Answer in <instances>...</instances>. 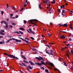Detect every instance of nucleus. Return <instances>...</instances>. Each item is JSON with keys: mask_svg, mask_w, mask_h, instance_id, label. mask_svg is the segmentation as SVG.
Here are the masks:
<instances>
[{"mask_svg": "<svg viewBox=\"0 0 73 73\" xmlns=\"http://www.w3.org/2000/svg\"><path fill=\"white\" fill-rule=\"evenodd\" d=\"M61 36L60 37V38H61V39H62V38H65V37L64 36H63V35Z\"/></svg>", "mask_w": 73, "mask_h": 73, "instance_id": "13", "label": "nucleus"}, {"mask_svg": "<svg viewBox=\"0 0 73 73\" xmlns=\"http://www.w3.org/2000/svg\"><path fill=\"white\" fill-rule=\"evenodd\" d=\"M64 65L65 66H67V65L66 63L64 62Z\"/></svg>", "mask_w": 73, "mask_h": 73, "instance_id": "43", "label": "nucleus"}, {"mask_svg": "<svg viewBox=\"0 0 73 73\" xmlns=\"http://www.w3.org/2000/svg\"><path fill=\"white\" fill-rule=\"evenodd\" d=\"M22 64L23 65H24V66H27V65H26V64L24 63H22Z\"/></svg>", "mask_w": 73, "mask_h": 73, "instance_id": "24", "label": "nucleus"}, {"mask_svg": "<svg viewBox=\"0 0 73 73\" xmlns=\"http://www.w3.org/2000/svg\"><path fill=\"white\" fill-rule=\"evenodd\" d=\"M10 28H13V26L11 25H10L9 26Z\"/></svg>", "mask_w": 73, "mask_h": 73, "instance_id": "33", "label": "nucleus"}, {"mask_svg": "<svg viewBox=\"0 0 73 73\" xmlns=\"http://www.w3.org/2000/svg\"><path fill=\"white\" fill-rule=\"evenodd\" d=\"M11 58H14L15 59H17V60L19 59V58L17 57H15V56H13L12 55H11Z\"/></svg>", "mask_w": 73, "mask_h": 73, "instance_id": "4", "label": "nucleus"}, {"mask_svg": "<svg viewBox=\"0 0 73 73\" xmlns=\"http://www.w3.org/2000/svg\"><path fill=\"white\" fill-rule=\"evenodd\" d=\"M57 11L58 12H61V10L60 9H58Z\"/></svg>", "mask_w": 73, "mask_h": 73, "instance_id": "37", "label": "nucleus"}, {"mask_svg": "<svg viewBox=\"0 0 73 73\" xmlns=\"http://www.w3.org/2000/svg\"><path fill=\"white\" fill-rule=\"evenodd\" d=\"M7 8H9V6H8V4H7Z\"/></svg>", "mask_w": 73, "mask_h": 73, "instance_id": "49", "label": "nucleus"}, {"mask_svg": "<svg viewBox=\"0 0 73 73\" xmlns=\"http://www.w3.org/2000/svg\"><path fill=\"white\" fill-rule=\"evenodd\" d=\"M62 6V8H65V7L64 6V5H63Z\"/></svg>", "mask_w": 73, "mask_h": 73, "instance_id": "54", "label": "nucleus"}, {"mask_svg": "<svg viewBox=\"0 0 73 73\" xmlns=\"http://www.w3.org/2000/svg\"><path fill=\"white\" fill-rule=\"evenodd\" d=\"M65 11L64 10H63L62 11V15H63V13H65Z\"/></svg>", "mask_w": 73, "mask_h": 73, "instance_id": "15", "label": "nucleus"}, {"mask_svg": "<svg viewBox=\"0 0 73 73\" xmlns=\"http://www.w3.org/2000/svg\"><path fill=\"white\" fill-rule=\"evenodd\" d=\"M53 53V51L52 50H50V53L51 55L52 56H53V53Z\"/></svg>", "mask_w": 73, "mask_h": 73, "instance_id": "7", "label": "nucleus"}, {"mask_svg": "<svg viewBox=\"0 0 73 73\" xmlns=\"http://www.w3.org/2000/svg\"><path fill=\"white\" fill-rule=\"evenodd\" d=\"M26 5H27V4H26V3H25L24 5V7H26Z\"/></svg>", "mask_w": 73, "mask_h": 73, "instance_id": "56", "label": "nucleus"}, {"mask_svg": "<svg viewBox=\"0 0 73 73\" xmlns=\"http://www.w3.org/2000/svg\"><path fill=\"white\" fill-rule=\"evenodd\" d=\"M23 62H25V63L26 64H29V62H27V61L25 60H23Z\"/></svg>", "mask_w": 73, "mask_h": 73, "instance_id": "9", "label": "nucleus"}, {"mask_svg": "<svg viewBox=\"0 0 73 73\" xmlns=\"http://www.w3.org/2000/svg\"><path fill=\"white\" fill-rule=\"evenodd\" d=\"M43 31H45V32H46V30L44 29H43Z\"/></svg>", "mask_w": 73, "mask_h": 73, "instance_id": "62", "label": "nucleus"}, {"mask_svg": "<svg viewBox=\"0 0 73 73\" xmlns=\"http://www.w3.org/2000/svg\"><path fill=\"white\" fill-rule=\"evenodd\" d=\"M1 32H4V31L3 30L1 29Z\"/></svg>", "mask_w": 73, "mask_h": 73, "instance_id": "32", "label": "nucleus"}, {"mask_svg": "<svg viewBox=\"0 0 73 73\" xmlns=\"http://www.w3.org/2000/svg\"><path fill=\"white\" fill-rule=\"evenodd\" d=\"M54 70H58L60 73V70H58V69H57V68H56V69H54Z\"/></svg>", "mask_w": 73, "mask_h": 73, "instance_id": "28", "label": "nucleus"}, {"mask_svg": "<svg viewBox=\"0 0 73 73\" xmlns=\"http://www.w3.org/2000/svg\"><path fill=\"white\" fill-rule=\"evenodd\" d=\"M30 38L32 40H35V39L34 38H33V37H30Z\"/></svg>", "mask_w": 73, "mask_h": 73, "instance_id": "38", "label": "nucleus"}, {"mask_svg": "<svg viewBox=\"0 0 73 73\" xmlns=\"http://www.w3.org/2000/svg\"><path fill=\"white\" fill-rule=\"evenodd\" d=\"M39 53H42V52H41V51H39Z\"/></svg>", "mask_w": 73, "mask_h": 73, "instance_id": "63", "label": "nucleus"}, {"mask_svg": "<svg viewBox=\"0 0 73 73\" xmlns=\"http://www.w3.org/2000/svg\"><path fill=\"white\" fill-rule=\"evenodd\" d=\"M24 23H25V24H26V23H27V21H26L24 20Z\"/></svg>", "mask_w": 73, "mask_h": 73, "instance_id": "46", "label": "nucleus"}, {"mask_svg": "<svg viewBox=\"0 0 73 73\" xmlns=\"http://www.w3.org/2000/svg\"><path fill=\"white\" fill-rule=\"evenodd\" d=\"M26 40H27V41H29V39L27 37L25 38Z\"/></svg>", "mask_w": 73, "mask_h": 73, "instance_id": "30", "label": "nucleus"}, {"mask_svg": "<svg viewBox=\"0 0 73 73\" xmlns=\"http://www.w3.org/2000/svg\"><path fill=\"white\" fill-rule=\"evenodd\" d=\"M28 67L29 69H32V67L30 66H28Z\"/></svg>", "mask_w": 73, "mask_h": 73, "instance_id": "18", "label": "nucleus"}, {"mask_svg": "<svg viewBox=\"0 0 73 73\" xmlns=\"http://www.w3.org/2000/svg\"><path fill=\"white\" fill-rule=\"evenodd\" d=\"M40 62H41V63L42 64H43V65H45V63H44L43 61L41 60L40 61Z\"/></svg>", "mask_w": 73, "mask_h": 73, "instance_id": "12", "label": "nucleus"}, {"mask_svg": "<svg viewBox=\"0 0 73 73\" xmlns=\"http://www.w3.org/2000/svg\"><path fill=\"white\" fill-rule=\"evenodd\" d=\"M66 55L67 56H68V58H69V54L68 53H66Z\"/></svg>", "mask_w": 73, "mask_h": 73, "instance_id": "31", "label": "nucleus"}, {"mask_svg": "<svg viewBox=\"0 0 73 73\" xmlns=\"http://www.w3.org/2000/svg\"><path fill=\"white\" fill-rule=\"evenodd\" d=\"M0 44H3V42H0Z\"/></svg>", "mask_w": 73, "mask_h": 73, "instance_id": "48", "label": "nucleus"}, {"mask_svg": "<svg viewBox=\"0 0 73 73\" xmlns=\"http://www.w3.org/2000/svg\"><path fill=\"white\" fill-rule=\"evenodd\" d=\"M45 72H48L49 71L47 70H45Z\"/></svg>", "mask_w": 73, "mask_h": 73, "instance_id": "44", "label": "nucleus"}, {"mask_svg": "<svg viewBox=\"0 0 73 73\" xmlns=\"http://www.w3.org/2000/svg\"><path fill=\"white\" fill-rule=\"evenodd\" d=\"M12 25H16V23H13L12 24Z\"/></svg>", "mask_w": 73, "mask_h": 73, "instance_id": "39", "label": "nucleus"}, {"mask_svg": "<svg viewBox=\"0 0 73 73\" xmlns=\"http://www.w3.org/2000/svg\"><path fill=\"white\" fill-rule=\"evenodd\" d=\"M63 27H67V24H64L63 25Z\"/></svg>", "mask_w": 73, "mask_h": 73, "instance_id": "17", "label": "nucleus"}, {"mask_svg": "<svg viewBox=\"0 0 73 73\" xmlns=\"http://www.w3.org/2000/svg\"><path fill=\"white\" fill-rule=\"evenodd\" d=\"M27 69L29 71V72H31V71L29 70V69L28 68H27Z\"/></svg>", "mask_w": 73, "mask_h": 73, "instance_id": "61", "label": "nucleus"}, {"mask_svg": "<svg viewBox=\"0 0 73 73\" xmlns=\"http://www.w3.org/2000/svg\"><path fill=\"white\" fill-rule=\"evenodd\" d=\"M35 58L37 59V60H39V61H40V60H42L43 61H44V59H43L42 57L41 56H39V57H36Z\"/></svg>", "mask_w": 73, "mask_h": 73, "instance_id": "1", "label": "nucleus"}, {"mask_svg": "<svg viewBox=\"0 0 73 73\" xmlns=\"http://www.w3.org/2000/svg\"><path fill=\"white\" fill-rule=\"evenodd\" d=\"M4 54H5V55H6L7 57H11V56H12V55L8 54L7 53H4Z\"/></svg>", "mask_w": 73, "mask_h": 73, "instance_id": "6", "label": "nucleus"}, {"mask_svg": "<svg viewBox=\"0 0 73 73\" xmlns=\"http://www.w3.org/2000/svg\"><path fill=\"white\" fill-rule=\"evenodd\" d=\"M12 8L13 9H14V10L16 9V7H12Z\"/></svg>", "mask_w": 73, "mask_h": 73, "instance_id": "29", "label": "nucleus"}, {"mask_svg": "<svg viewBox=\"0 0 73 73\" xmlns=\"http://www.w3.org/2000/svg\"><path fill=\"white\" fill-rule=\"evenodd\" d=\"M21 56L23 58L24 57V56H23V55H21Z\"/></svg>", "mask_w": 73, "mask_h": 73, "instance_id": "58", "label": "nucleus"}, {"mask_svg": "<svg viewBox=\"0 0 73 73\" xmlns=\"http://www.w3.org/2000/svg\"><path fill=\"white\" fill-rule=\"evenodd\" d=\"M31 33H33V34H35V33L34 32L32 31V32H31Z\"/></svg>", "mask_w": 73, "mask_h": 73, "instance_id": "50", "label": "nucleus"}, {"mask_svg": "<svg viewBox=\"0 0 73 73\" xmlns=\"http://www.w3.org/2000/svg\"><path fill=\"white\" fill-rule=\"evenodd\" d=\"M3 23L4 24H5V25H6V28H8V23H7L5 21H3Z\"/></svg>", "mask_w": 73, "mask_h": 73, "instance_id": "5", "label": "nucleus"}, {"mask_svg": "<svg viewBox=\"0 0 73 73\" xmlns=\"http://www.w3.org/2000/svg\"><path fill=\"white\" fill-rule=\"evenodd\" d=\"M46 53H47L48 54H49V55H50V53H49V52H48V51H46Z\"/></svg>", "mask_w": 73, "mask_h": 73, "instance_id": "20", "label": "nucleus"}, {"mask_svg": "<svg viewBox=\"0 0 73 73\" xmlns=\"http://www.w3.org/2000/svg\"><path fill=\"white\" fill-rule=\"evenodd\" d=\"M70 44H67V46H70Z\"/></svg>", "mask_w": 73, "mask_h": 73, "instance_id": "51", "label": "nucleus"}, {"mask_svg": "<svg viewBox=\"0 0 73 73\" xmlns=\"http://www.w3.org/2000/svg\"><path fill=\"white\" fill-rule=\"evenodd\" d=\"M71 54H72V55H73V51H72V50H71Z\"/></svg>", "mask_w": 73, "mask_h": 73, "instance_id": "35", "label": "nucleus"}, {"mask_svg": "<svg viewBox=\"0 0 73 73\" xmlns=\"http://www.w3.org/2000/svg\"><path fill=\"white\" fill-rule=\"evenodd\" d=\"M35 64L36 65H41V63H40L38 62V63H35Z\"/></svg>", "mask_w": 73, "mask_h": 73, "instance_id": "10", "label": "nucleus"}, {"mask_svg": "<svg viewBox=\"0 0 73 73\" xmlns=\"http://www.w3.org/2000/svg\"><path fill=\"white\" fill-rule=\"evenodd\" d=\"M32 50H36V49L35 48H33L32 49Z\"/></svg>", "mask_w": 73, "mask_h": 73, "instance_id": "42", "label": "nucleus"}, {"mask_svg": "<svg viewBox=\"0 0 73 73\" xmlns=\"http://www.w3.org/2000/svg\"><path fill=\"white\" fill-rule=\"evenodd\" d=\"M60 32H62V33H67L66 32H65V31H60Z\"/></svg>", "mask_w": 73, "mask_h": 73, "instance_id": "45", "label": "nucleus"}, {"mask_svg": "<svg viewBox=\"0 0 73 73\" xmlns=\"http://www.w3.org/2000/svg\"><path fill=\"white\" fill-rule=\"evenodd\" d=\"M13 14H11L10 15L11 16H13Z\"/></svg>", "mask_w": 73, "mask_h": 73, "instance_id": "64", "label": "nucleus"}, {"mask_svg": "<svg viewBox=\"0 0 73 73\" xmlns=\"http://www.w3.org/2000/svg\"><path fill=\"white\" fill-rule=\"evenodd\" d=\"M47 35H48V37H50V36H52V35H51L49 34V33L47 34Z\"/></svg>", "mask_w": 73, "mask_h": 73, "instance_id": "26", "label": "nucleus"}, {"mask_svg": "<svg viewBox=\"0 0 73 73\" xmlns=\"http://www.w3.org/2000/svg\"><path fill=\"white\" fill-rule=\"evenodd\" d=\"M3 36H0V39L1 38H3Z\"/></svg>", "mask_w": 73, "mask_h": 73, "instance_id": "55", "label": "nucleus"}, {"mask_svg": "<svg viewBox=\"0 0 73 73\" xmlns=\"http://www.w3.org/2000/svg\"><path fill=\"white\" fill-rule=\"evenodd\" d=\"M49 64L52 66H54V65H53V63H49Z\"/></svg>", "mask_w": 73, "mask_h": 73, "instance_id": "11", "label": "nucleus"}, {"mask_svg": "<svg viewBox=\"0 0 73 73\" xmlns=\"http://www.w3.org/2000/svg\"><path fill=\"white\" fill-rule=\"evenodd\" d=\"M10 41V40H8L7 42H6L7 43H8V42H9Z\"/></svg>", "mask_w": 73, "mask_h": 73, "instance_id": "40", "label": "nucleus"}, {"mask_svg": "<svg viewBox=\"0 0 73 73\" xmlns=\"http://www.w3.org/2000/svg\"><path fill=\"white\" fill-rule=\"evenodd\" d=\"M24 7L23 8H22V9H21V10H20V11H23V9H24Z\"/></svg>", "mask_w": 73, "mask_h": 73, "instance_id": "52", "label": "nucleus"}, {"mask_svg": "<svg viewBox=\"0 0 73 73\" xmlns=\"http://www.w3.org/2000/svg\"><path fill=\"white\" fill-rule=\"evenodd\" d=\"M40 68L41 69H42L43 70H44L45 69V68H44V67H41Z\"/></svg>", "mask_w": 73, "mask_h": 73, "instance_id": "34", "label": "nucleus"}, {"mask_svg": "<svg viewBox=\"0 0 73 73\" xmlns=\"http://www.w3.org/2000/svg\"><path fill=\"white\" fill-rule=\"evenodd\" d=\"M16 33H17V34H20V32H17Z\"/></svg>", "mask_w": 73, "mask_h": 73, "instance_id": "59", "label": "nucleus"}, {"mask_svg": "<svg viewBox=\"0 0 73 73\" xmlns=\"http://www.w3.org/2000/svg\"><path fill=\"white\" fill-rule=\"evenodd\" d=\"M12 39L13 40H15L16 42H21V40H18V39L13 38Z\"/></svg>", "mask_w": 73, "mask_h": 73, "instance_id": "2", "label": "nucleus"}, {"mask_svg": "<svg viewBox=\"0 0 73 73\" xmlns=\"http://www.w3.org/2000/svg\"><path fill=\"white\" fill-rule=\"evenodd\" d=\"M33 21H34L35 23H36V20H34Z\"/></svg>", "mask_w": 73, "mask_h": 73, "instance_id": "47", "label": "nucleus"}, {"mask_svg": "<svg viewBox=\"0 0 73 73\" xmlns=\"http://www.w3.org/2000/svg\"><path fill=\"white\" fill-rule=\"evenodd\" d=\"M58 25H59V27H61V26H63V25H61L60 24H59Z\"/></svg>", "mask_w": 73, "mask_h": 73, "instance_id": "27", "label": "nucleus"}, {"mask_svg": "<svg viewBox=\"0 0 73 73\" xmlns=\"http://www.w3.org/2000/svg\"><path fill=\"white\" fill-rule=\"evenodd\" d=\"M53 1L52 2V4H55L56 3V1L55 0H53Z\"/></svg>", "mask_w": 73, "mask_h": 73, "instance_id": "22", "label": "nucleus"}, {"mask_svg": "<svg viewBox=\"0 0 73 73\" xmlns=\"http://www.w3.org/2000/svg\"><path fill=\"white\" fill-rule=\"evenodd\" d=\"M19 29H20V30H22V31H25V30L23 28H19Z\"/></svg>", "mask_w": 73, "mask_h": 73, "instance_id": "19", "label": "nucleus"}, {"mask_svg": "<svg viewBox=\"0 0 73 73\" xmlns=\"http://www.w3.org/2000/svg\"><path fill=\"white\" fill-rule=\"evenodd\" d=\"M68 41H72V39H71V38H70V39L68 40Z\"/></svg>", "mask_w": 73, "mask_h": 73, "instance_id": "57", "label": "nucleus"}, {"mask_svg": "<svg viewBox=\"0 0 73 73\" xmlns=\"http://www.w3.org/2000/svg\"><path fill=\"white\" fill-rule=\"evenodd\" d=\"M27 69L29 71V72H31V71L29 70V69L28 68H27Z\"/></svg>", "mask_w": 73, "mask_h": 73, "instance_id": "60", "label": "nucleus"}, {"mask_svg": "<svg viewBox=\"0 0 73 73\" xmlns=\"http://www.w3.org/2000/svg\"><path fill=\"white\" fill-rule=\"evenodd\" d=\"M31 23L32 24H33L34 25V26H36V25L35 24V23H32V22H31Z\"/></svg>", "mask_w": 73, "mask_h": 73, "instance_id": "23", "label": "nucleus"}, {"mask_svg": "<svg viewBox=\"0 0 73 73\" xmlns=\"http://www.w3.org/2000/svg\"><path fill=\"white\" fill-rule=\"evenodd\" d=\"M1 13L2 15H3V13H4V12H3V11H1Z\"/></svg>", "mask_w": 73, "mask_h": 73, "instance_id": "53", "label": "nucleus"}, {"mask_svg": "<svg viewBox=\"0 0 73 73\" xmlns=\"http://www.w3.org/2000/svg\"><path fill=\"white\" fill-rule=\"evenodd\" d=\"M0 34L1 35H4V33H3V32L0 31Z\"/></svg>", "mask_w": 73, "mask_h": 73, "instance_id": "16", "label": "nucleus"}, {"mask_svg": "<svg viewBox=\"0 0 73 73\" xmlns=\"http://www.w3.org/2000/svg\"><path fill=\"white\" fill-rule=\"evenodd\" d=\"M19 32L21 33V35H23V33L22 31H19Z\"/></svg>", "mask_w": 73, "mask_h": 73, "instance_id": "25", "label": "nucleus"}, {"mask_svg": "<svg viewBox=\"0 0 73 73\" xmlns=\"http://www.w3.org/2000/svg\"><path fill=\"white\" fill-rule=\"evenodd\" d=\"M19 38H20V39H21V40H23L24 41H25V42L27 43V44H29V42H28V41L26 40H24V39H23L22 38H21L20 37H19Z\"/></svg>", "mask_w": 73, "mask_h": 73, "instance_id": "3", "label": "nucleus"}, {"mask_svg": "<svg viewBox=\"0 0 73 73\" xmlns=\"http://www.w3.org/2000/svg\"><path fill=\"white\" fill-rule=\"evenodd\" d=\"M66 48V47H64V48H62L61 49V50H62V51H63V50H65V49Z\"/></svg>", "mask_w": 73, "mask_h": 73, "instance_id": "21", "label": "nucleus"}, {"mask_svg": "<svg viewBox=\"0 0 73 73\" xmlns=\"http://www.w3.org/2000/svg\"><path fill=\"white\" fill-rule=\"evenodd\" d=\"M29 63H30V64H31L32 65H33V62H31V61H29Z\"/></svg>", "mask_w": 73, "mask_h": 73, "instance_id": "14", "label": "nucleus"}, {"mask_svg": "<svg viewBox=\"0 0 73 73\" xmlns=\"http://www.w3.org/2000/svg\"><path fill=\"white\" fill-rule=\"evenodd\" d=\"M46 46H47V47H48V48H50V47L49 46L48 44H46Z\"/></svg>", "mask_w": 73, "mask_h": 73, "instance_id": "41", "label": "nucleus"}, {"mask_svg": "<svg viewBox=\"0 0 73 73\" xmlns=\"http://www.w3.org/2000/svg\"><path fill=\"white\" fill-rule=\"evenodd\" d=\"M39 8L40 9H42V7H41V4H39L38 5Z\"/></svg>", "mask_w": 73, "mask_h": 73, "instance_id": "8", "label": "nucleus"}, {"mask_svg": "<svg viewBox=\"0 0 73 73\" xmlns=\"http://www.w3.org/2000/svg\"><path fill=\"white\" fill-rule=\"evenodd\" d=\"M29 31L30 32H32V30L31 29H29Z\"/></svg>", "mask_w": 73, "mask_h": 73, "instance_id": "36", "label": "nucleus"}]
</instances>
